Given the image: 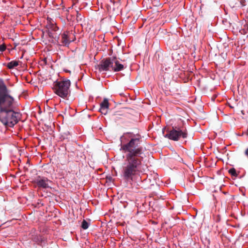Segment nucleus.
I'll return each mask as SVG.
<instances>
[{
    "instance_id": "nucleus-9",
    "label": "nucleus",
    "mask_w": 248,
    "mask_h": 248,
    "mask_svg": "<svg viewBox=\"0 0 248 248\" xmlns=\"http://www.w3.org/2000/svg\"><path fill=\"white\" fill-rule=\"evenodd\" d=\"M48 22H49L47 25V28L51 31H56L58 28L56 26L55 23L54 22H51L49 19H47Z\"/></svg>"
},
{
    "instance_id": "nucleus-10",
    "label": "nucleus",
    "mask_w": 248,
    "mask_h": 248,
    "mask_svg": "<svg viewBox=\"0 0 248 248\" xmlns=\"http://www.w3.org/2000/svg\"><path fill=\"white\" fill-rule=\"evenodd\" d=\"M62 41L64 45H68L70 41L68 39V35L66 33H64L62 35Z\"/></svg>"
},
{
    "instance_id": "nucleus-15",
    "label": "nucleus",
    "mask_w": 248,
    "mask_h": 248,
    "mask_svg": "<svg viewBox=\"0 0 248 248\" xmlns=\"http://www.w3.org/2000/svg\"><path fill=\"white\" fill-rule=\"evenodd\" d=\"M244 3H245V1L242 0V1H241V5L242 6H244L245 5Z\"/></svg>"
},
{
    "instance_id": "nucleus-11",
    "label": "nucleus",
    "mask_w": 248,
    "mask_h": 248,
    "mask_svg": "<svg viewBox=\"0 0 248 248\" xmlns=\"http://www.w3.org/2000/svg\"><path fill=\"white\" fill-rule=\"evenodd\" d=\"M18 65V62L16 61H13L8 62L7 66L9 69H13Z\"/></svg>"
},
{
    "instance_id": "nucleus-2",
    "label": "nucleus",
    "mask_w": 248,
    "mask_h": 248,
    "mask_svg": "<svg viewBox=\"0 0 248 248\" xmlns=\"http://www.w3.org/2000/svg\"><path fill=\"white\" fill-rule=\"evenodd\" d=\"M13 102L6 86L0 79V121L6 126H14L20 119V113L13 109Z\"/></svg>"
},
{
    "instance_id": "nucleus-5",
    "label": "nucleus",
    "mask_w": 248,
    "mask_h": 248,
    "mask_svg": "<svg viewBox=\"0 0 248 248\" xmlns=\"http://www.w3.org/2000/svg\"><path fill=\"white\" fill-rule=\"evenodd\" d=\"M98 67L100 72L112 71L113 58H108L102 60Z\"/></svg>"
},
{
    "instance_id": "nucleus-3",
    "label": "nucleus",
    "mask_w": 248,
    "mask_h": 248,
    "mask_svg": "<svg viewBox=\"0 0 248 248\" xmlns=\"http://www.w3.org/2000/svg\"><path fill=\"white\" fill-rule=\"evenodd\" d=\"M162 133L165 138L173 141H178L181 138L186 139L187 136V130L183 127L173 126L171 129H162Z\"/></svg>"
},
{
    "instance_id": "nucleus-12",
    "label": "nucleus",
    "mask_w": 248,
    "mask_h": 248,
    "mask_svg": "<svg viewBox=\"0 0 248 248\" xmlns=\"http://www.w3.org/2000/svg\"><path fill=\"white\" fill-rule=\"evenodd\" d=\"M81 227L84 230L88 229L89 227V223L85 220H83L82 222Z\"/></svg>"
},
{
    "instance_id": "nucleus-14",
    "label": "nucleus",
    "mask_w": 248,
    "mask_h": 248,
    "mask_svg": "<svg viewBox=\"0 0 248 248\" xmlns=\"http://www.w3.org/2000/svg\"><path fill=\"white\" fill-rule=\"evenodd\" d=\"M5 49H6V46L4 44L0 45V51L3 52Z\"/></svg>"
},
{
    "instance_id": "nucleus-1",
    "label": "nucleus",
    "mask_w": 248,
    "mask_h": 248,
    "mask_svg": "<svg viewBox=\"0 0 248 248\" xmlns=\"http://www.w3.org/2000/svg\"><path fill=\"white\" fill-rule=\"evenodd\" d=\"M120 141V150L125 154L121 174L124 180L129 181L140 171L143 148L140 145V139L131 133H124L121 137Z\"/></svg>"
},
{
    "instance_id": "nucleus-8",
    "label": "nucleus",
    "mask_w": 248,
    "mask_h": 248,
    "mask_svg": "<svg viewBox=\"0 0 248 248\" xmlns=\"http://www.w3.org/2000/svg\"><path fill=\"white\" fill-rule=\"evenodd\" d=\"M124 69V65L120 63L116 58H113V67L112 71L118 72Z\"/></svg>"
},
{
    "instance_id": "nucleus-6",
    "label": "nucleus",
    "mask_w": 248,
    "mask_h": 248,
    "mask_svg": "<svg viewBox=\"0 0 248 248\" xmlns=\"http://www.w3.org/2000/svg\"><path fill=\"white\" fill-rule=\"evenodd\" d=\"M50 181L44 177L38 176L34 180V183L37 185V186L42 188H47L49 187V183Z\"/></svg>"
},
{
    "instance_id": "nucleus-7",
    "label": "nucleus",
    "mask_w": 248,
    "mask_h": 248,
    "mask_svg": "<svg viewBox=\"0 0 248 248\" xmlns=\"http://www.w3.org/2000/svg\"><path fill=\"white\" fill-rule=\"evenodd\" d=\"M108 100L107 98H104L103 102L100 104L99 111L102 114L106 115L108 112Z\"/></svg>"
},
{
    "instance_id": "nucleus-16",
    "label": "nucleus",
    "mask_w": 248,
    "mask_h": 248,
    "mask_svg": "<svg viewBox=\"0 0 248 248\" xmlns=\"http://www.w3.org/2000/svg\"><path fill=\"white\" fill-rule=\"evenodd\" d=\"M245 153L246 155L248 156V148L246 150Z\"/></svg>"
},
{
    "instance_id": "nucleus-13",
    "label": "nucleus",
    "mask_w": 248,
    "mask_h": 248,
    "mask_svg": "<svg viewBox=\"0 0 248 248\" xmlns=\"http://www.w3.org/2000/svg\"><path fill=\"white\" fill-rule=\"evenodd\" d=\"M229 172L232 176H235L237 175L236 170L234 168L229 170Z\"/></svg>"
},
{
    "instance_id": "nucleus-4",
    "label": "nucleus",
    "mask_w": 248,
    "mask_h": 248,
    "mask_svg": "<svg viewBox=\"0 0 248 248\" xmlns=\"http://www.w3.org/2000/svg\"><path fill=\"white\" fill-rule=\"evenodd\" d=\"M70 81L69 79H63L56 81L54 85V93L63 99H67L70 93Z\"/></svg>"
}]
</instances>
